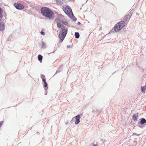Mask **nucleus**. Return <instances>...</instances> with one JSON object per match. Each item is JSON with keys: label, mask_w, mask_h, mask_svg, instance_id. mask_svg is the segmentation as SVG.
<instances>
[{"label": "nucleus", "mask_w": 146, "mask_h": 146, "mask_svg": "<svg viewBox=\"0 0 146 146\" xmlns=\"http://www.w3.org/2000/svg\"><path fill=\"white\" fill-rule=\"evenodd\" d=\"M132 16V14L129 12L127 15L123 17V19L124 21L119 22L116 24L114 27V30L116 32L119 31L122 29L125 25V22L128 23Z\"/></svg>", "instance_id": "1"}, {"label": "nucleus", "mask_w": 146, "mask_h": 146, "mask_svg": "<svg viewBox=\"0 0 146 146\" xmlns=\"http://www.w3.org/2000/svg\"><path fill=\"white\" fill-rule=\"evenodd\" d=\"M41 76L43 82H45L46 81L45 76L43 75H41Z\"/></svg>", "instance_id": "13"}, {"label": "nucleus", "mask_w": 146, "mask_h": 146, "mask_svg": "<svg viewBox=\"0 0 146 146\" xmlns=\"http://www.w3.org/2000/svg\"><path fill=\"white\" fill-rule=\"evenodd\" d=\"M44 83V86L45 88H46L47 86V83L46 82V81H45V82H43Z\"/></svg>", "instance_id": "17"}, {"label": "nucleus", "mask_w": 146, "mask_h": 146, "mask_svg": "<svg viewBox=\"0 0 146 146\" xmlns=\"http://www.w3.org/2000/svg\"><path fill=\"white\" fill-rule=\"evenodd\" d=\"M75 36L76 38H78L79 37L80 35L79 33L76 32L75 33Z\"/></svg>", "instance_id": "14"}, {"label": "nucleus", "mask_w": 146, "mask_h": 146, "mask_svg": "<svg viewBox=\"0 0 146 146\" xmlns=\"http://www.w3.org/2000/svg\"><path fill=\"white\" fill-rule=\"evenodd\" d=\"M14 6L16 9L19 10H21L24 8V6L21 4L18 3H15Z\"/></svg>", "instance_id": "5"}, {"label": "nucleus", "mask_w": 146, "mask_h": 146, "mask_svg": "<svg viewBox=\"0 0 146 146\" xmlns=\"http://www.w3.org/2000/svg\"><path fill=\"white\" fill-rule=\"evenodd\" d=\"M64 11L69 17H73V15L72 9L69 6H66L64 9Z\"/></svg>", "instance_id": "4"}, {"label": "nucleus", "mask_w": 146, "mask_h": 146, "mask_svg": "<svg viewBox=\"0 0 146 146\" xmlns=\"http://www.w3.org/2000/svg\"><path fill=\"white\" fill-rule=\"evenodd\" d=\"M68 32V28L66 26H63L61 28L58 35L59 38L60 39V42H62L64 39Z\"/></svg>", "instance_id": "3"}, {"label": "nucleus", "mask_w": 146, "mask_h": 146, "mask_svg": "<svg viewBox=\"0 0 146 146\" xmlns=\"http://www.w3.org/2000/svg\"><path fill=\"white\" fill-rule=\"evenodd\" d=\"M6 15L4 12H3V10L0 7V19H1L3 16L5 17V19H6Z\"/></svg>", "instance_id": "6"}, {"label": "nucleus", "mask_w": 146, "mask_h": 146, "mask_svg": "<svg viewBox=\"0 0 146 146\" xmlns=\"http://www.w3.org/2000/svg\"><path fill=\"white\" fill-rule=\"evenodd\" d=\"M42 56L40 55H38V59L41 62L42 60Z\"/></svg>", "instance_id": "12"}, {"label": "nucleus", "mask_w": 146, "mask_h": 146, "mask_svg": "<svg viewBox=\"0 0 146 146\" xmlns=\"http://www.w3.org/2000/svg\"><path fill=\"white\" fill-rule=\"evenodd\" d=\"M138 116V113H137V115L134 114L133 116V119L134 120H137Z\"/></svg>", "instance_id": "11"}, {"label": "nucleus", "mask_w": 146, "mask_h": 146, "mask_svg": "<svg viewBox=\"0 0 146 146\" xmlns=\"http://www.w3.org/2000/svg\"><path fill=\"white\" fill-rule=\"evenodd\" d=\"M140 122L141 124V125H143L146 123V120L145 119L142 118L141 119Z\"/></svg>", "instance_id": "9"}, {"label": "nucleus", "mask_w": 146, "mask_h": 146, "mask_svg": "<svg viewBox=\"0 0 146 146\" xmlns=\"http://www.w3.org/2000/svg\"><path fill=\"white\" fill-rule=\"evenodd\" d=\"M5 26L4 24L1 23L0 20V31H2L5 29Z\"/></svg>", "instance_id": "8"}, {"label": "nucleus", "mask_w": 146, "mask_h": 146, "mask_svg": "<svg viewBox=\"0 0 146 146\" xmlns=\"http://www.w3.org/2000/svg\"><path fill=\"white\" fill-rule=\"evenodd\" d=\"M41 34H42V35H44L45 34L44 32H43L42 31H41Z\"/></svg>", "instance_id": "18"}, {"label": "nucleus", "mask_w": 146, "mask_h": 146, "mask_svg": "<svg viewBox=\"0 0 146 146\" xmlns=\"http://www.w3.org/2000/svg\"><path fill=\"white\" fill-rule=\"evenodd\" d=\"M57 25L58 27L59 28L61 27L62 28L63 26H64L62 25V24L61 23L60 21L59 22H58Z\"/></svg>", "instance_id": "10"}, {"label": "nucleus", "mask_w": 146, "mask_h": 146, "mask_svg": "<svg viewBox=\"0 0 146 146\" xmlns=\"http://www.w3.org/2000/svg\"><path fill=\"white\" fill-rule=\"evenodd\" d=\"M92 144L93 145V146H97V145H94L93 144Z\"/></svg>", "instance_id": "19"}, {"label": "nucleus", "mask_w": 146, "mask_h": 146, "mask_svg": "<svg viewBox=\"0 0 146 146\" xmlns=\"http://www.w3.org/2000/svg\"><path fill=\"white\" fill-rule=\"evenodd\" d=\"M41 12L44 16L50 19L54 17V13L52 11L48 8L43 7L41 9Z\"/></svg>", "instance_id": "2"}, {"label": "nucleus", "mask_w": 146, "mask_h": 146, "mask_svg": "<svg viewBox=\"0 0 146 146\" xmlns=\"http://www.w3.org/2000/svg\"><path fill=\"white\" fill-rule=\"evenodd\" d=\"M80 117L79 115H78L76 116L75 117L76 121H75V124L77 125L80 122Z\"/></svg>", "instance_id": "7"}, {"label": "nucleus", "mask_w": 146, "mask_h": 146, "mask_svg": "<svg viewBox=\"0 0 146 146\" xmlns=\"http://www.w3.org/2000/svg\"><path fill=\"white\" fill-rule=\"evenodd\" d=\"M145 87L144 88V87L143 86H141V91L142 92H144L145 89H146V86H145Z\"/></svg>", "instance_id": "15"}, {"label": "nucleus", "mask_w": 146, "mask_h": 146, "mask_svg": "<svg viewBox=\"0 0 146 146\" xmlns=\"http://www.w3.org/2000/svg\"><path fill=\"white\" fill-rule=\"evenodd\" d=\"M42 45L43 48H44L45 47L46 44L44 42H42Z\"/></svg>", "instance_id": "16"}]
</instances>
